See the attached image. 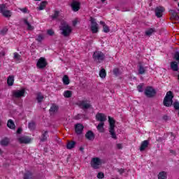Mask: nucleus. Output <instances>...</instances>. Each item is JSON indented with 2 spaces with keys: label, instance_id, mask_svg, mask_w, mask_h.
<instances>
[{
  "label": "nucleus",
  "instance_id": "5",
  "mask_svg": "<svg viewBox=\"0 0 179 179\" xmlns=\"http://www.w3.org/2000/svg\"><path fill=\"white\" fill-rule=\"evenodd\" d=\"M144 94L146 97L152 99V97H155V96H156V90L153 89L152 87H147L145 90Z\"/></svg>",
  "mask_w": 179,
  "mask_h": 179
},
{
  "label": "nucleus",
  "instance_id": "12",
  "mask_svg": "<svg viewBox=\"0 0 179 179\" xmlns=\"http://www.w3.org/2000/svg\"><path fill=\"white\" fill-rule=\"evenodd\" d=\"M96 121H99V122H106L107 121V116L104 113H98L96 115Z\"/></svg>",
  "mask_w": 179,
  "mask_h": 179
},
{
  "label": "nucleus",
  "instance_id": "46",
  "mask_svg": "<svg viewBox=\"0 0 179 179\" xmlns=\"http://www.w3.org/2000/svg\"><path fill=\"white\" fill-rule=\"evenodd\" d=\"M96 177H97V178L103 179V178H104V173H103V172H99V173H98Z\"/></svg>",
  "mask_w": 179,
  "mask_h": 179
},
{
  "label": "nucleus",
  "instance_id": "25",
  "mask_svg": "<svg viewBox=\"0 0 179 179\" xmlns=\"http://www.w3.org/2000/svg\"><path fill=\"white\" fill-rule=\"evenodd\" d=\"M47 3L48 2L45 1H42L40 3V6L38 7H37L38 10H43L45 8V6H47Z\"/></svg>",
  "mask_w": 179,
  "mask_h": 179
},
{
  "label": "nucleus",
  "instance_id": "11",
  "mask_svg": "<svg viewBox=\"0 0 179 179\" xmlns=\"http://www.w3.org/2000/svg\"><path fill=\"white\" fill-rule=\"evenodd\" d=\"M24 93H26L24 89L16 90L13 92V97H15V99H20V97H24Z\"/></svg>",
  "mask_w": 179,
  "mask_h": 179
},
{
  "label": "nucleus",
  "instance_id": "3",
  "mask_svg": "<svg viewBox=\"0 0 179 179\" xmlns=\"http://www.w3.org/2000/svg\"><path fill=\"white\" fill-rule=\"evenodd\" d=\"M173 99H174L173 92L169 91L164 99V106H165V107H171V106H173Z\"/></svg>",
  "mask_w": 179,
  "mask_h": 179
},
{
  "label": "nucleus",
  "instance_id": "48",
  "mask_svg": "<svg viewBox=\"0 0 179 179\" xmlns=\"http://www.w3.org/2000/svg\"><path fill=\"white\" fill-rule=\"evenodd\" d=\"M20 10H21V12H22V13H29L27 8H20Z\"/></svg>",
  "mask_w": 179,
  "mask_h": 179
},
{
  "label": "nucleus",
  "instance_id": "21",
  "mask_svg": "<svg viewBox=\"0 0 179 179\" xmlns=\"http://www.w3.org/2000/svg\"><path fill=\"white\" fill-rule=\"evenodd\" d=\"M100 24L103 25V31L104 33H110V27H108V26L107 24H106V22H103V21H100Z\"/></svg>",
  "mask_w": 179,
  "mask_h": 179
},
{
  "label": "nucleus",
  "instance_id": "27",
  "mask_svg": "<svg viewBox=\"0 0 179 179\" xmlns=\"http://www.w3.org/2000/svg\"><path fill=\"white\" fill-rule=\"evenodd\" d=\"M1 146H8L9 145V138H4L0 141Z\"/></svg>",
  "mask_w": 179,
  "mask_h": 179
},
{
  "label": "nucleus",
  "instance_id": "55",
  "mask_svg": "<svg viewBox=\"0 0 179 179\" xmlns=\"http://www.w3.org/2000/svg\"><path fill=\"white\" fill-rule=\"evenodd\" d=\"M163 120H164V121H167V120H169V116L164 115V116L163 117Z\"/></svg>",
  "mask_w": 179,
  "mask_h": 179
},
{
  "label": "nucleus",
  "instance_id": "4",
  "mask_svg": "<svg viewBox=\"0 0 179 179\" xmlns=\"http://www.w3.org/2000/svg\"><path fill=\"white\" fill-rule=\"evenodd\" d=\"M90 22H91V31L93 34H96V33H99V24L96 21V18L93 17H90Z\"/></svg>",
  "mask_w": 179,
  "mask_h": 179
},
{
  "label": "nucleus",
  "instance_id": "32",
  "mask_svg": "<svg viewBox=\"0 0 179 179\" xmlns=\"http://www.w3.org/2000/svg\"><path fill=\"white\" fill-rule=\"evenodd\" d=\"M96 128L99 132H104V122H100Z\"/></svg>",
  "mask_w": 179,
  "mask_h": 179
},
{
  "label": "nucleus",
  "instance_id": "56",
  "mask_svg": "<svg viewBox=\"0 0 179 179\" xmlns=\"http://www.w3.org/2000/svg\"><path fill=\"white\" fill-rule=\"evenodd\" d=\"M170 153H171V155H176V151L173 150H170Z\"/></svg>",
  "mask_w": 179,
  "mask_h": 179
},
{
  "label": "nucleus",
  "instance_id": "50",
  "mask_svg": "<svg viewBox=\"0 0 179 179\" xmlns=\"http://www.w3.org/2000/svg\"><path fill=\"white\" fill-rule=\"evenodd\" d=\"M117 170L120 174H124V173H125V169H117Z\"/></svg>",
  "mask_w": 179,
  "mask_h": 179
},
{
  "label": "nucleus",
  "instance_id": "40",
  "mask_svg": "<svg viewBox=\"0 0 179 179\" xmlns=\"http://www.w3.org/2000/svg\"><path fill=\"white\" fill-rule=\"evenodd\" d=\"M113 75L115 76H120L121 75V73L120 72V69L118 68H115L113 69Z\"/></svg>",
  "mask_w": 179,
  "mask_h": 179
},
{
  "label": "nucleus",
  "instance_id": "19",
  "mask_svg": "<svg viewBox=\"0 0 179 179\" xmlns=\"http://www.w3.org/2000/svg\"><path fill=\"white\" fill-rule=\"evenodd\" d=\"M149 146V141L145 140L141 143V147H140V151L143 152L146 148Z\"/></svg>",
  "mask_w": 179,
  "mask_h": 179
},
{
  "label": "nucleus",
  "instance_id": "58",
  "mask_svg": "<svg viewBox=\"0 0 179 179\" xmlns=\"http://www.w3.org/2000/svg\"><path fill=\"white\" fill-rule=\"evenodd\" d=\"M77 23H78V22H76V21H73V26H76Z\"/></svg>",
  "mask_w": 179,
  "mask_h": 179
},
{
  "label": "nucleus",
  "instance_id": "23",
  "mask_svg": "<svg viewBox=\"0 0 179 179\" xmlns=\"http://www.w3.org/2000/svg\"><path fill=\"white\" fill-rule=\"evenodd\" d=\"M153 33H156V28H150L145 31V36L150 37Z\"/></svg>",
  "mask_w": 179,
  "mask_h": 179
},
{
  "label": "nucleus",
  "instance_id": "42",
  "mask_svg": "<svg viewBox=\"0 0 179 179\" xmlns=\"http://www.w3.org/2000/svg\"><path fill=\"white\" fill-rule=\"evenodd\" d=\"M174 59H176V61H178V62H179V52L176 51L174 54L173 56Z\"/></svg>",
  "mask_w": 179,
  "mask_h": 179
},
{
  "label": "nucleus",
  "instance_id": "7",
  "mask_svg": "<svg viewBox=\"0 0 179 179\" xmlns=\"http://www.w3.org/2000/svg\"><path fill=\"white\" fill-rule=\"evenodd\" d=\"M5 9H6V4H0V13H2L4 17H10L12 13H10V10Z\"/></svg>",
  "mask_w": 179,
  "mask_h": 179
},
{
  "label": "nucleus",
  "instance_id": "36",
  "mask_svg": "<svg viewBox=\"0 0 179 179\" xmlns=\"http://www.w3.org/2000/svg\"><path fill=\"white\" fill-rule=\"evenodd\" d=\"M33 178V173L31 172L28 171L24 174V179H31Z\"/></svg>",
  "mask_w": 179,
  "mask_h": 179
},
{
  "label": "nucleus",
  "instance_id": "54",
  "mask_svg": "<svg viewBox=\"0 0 179 179\" xmlns=\"http://www.w3.org/2000/svg\"><path fill=\"white\" fill-rule=\"evenodd\" d=\"M22 131H23L22 129V128H18L17 129V134H22Z\"/></svg>",
  "mask_w": 179,
  "mask_h": 179
},
{
  "label": "nucleus",
  "instance_id": "18",
  "mask_svg": "<svg viewBox=\"0 0 179 179\" xmlns=\"http://www.w3.org/2000/svg\"><path fill=\"white\" fill-rule=\"evenodd\" d=\"M146 73V67H144L142 64H138V75H145Z\"/></svg>",
  "mask_w": 179,
  "mask_h": 179
},
{
  "label": "nucleus",
  "instance_id": "1",
  "mask_svg": "<svg viewBox=\"0 0 179 179\" xmlns=\"http://www.w3.org/2000/svg\"><path fill=\"white\" fill-rule=\"evenodd\" d=\"M59 29L64 37H69V36H71V33H72V28L65 21L61 22V26Z\"/></svg>",
  "mask_w": 179,
  "mask_h": 179
},
{
  "label": "nucleus",
  "instance_id": "49",
  "mask_svg": "<svg viewBox=\"0 0 179 179\" xmlns=\"http://www.w3.org/2000/svg\"><path fill=\"white\" fill-rule=\"evenodd\" d=\"M169 135H171V141H174L176 139V136H174V134L173 132L169 133Z\"/></svg>",
  "mask_w": 179,
  "mask_h": 179
},
{
  "label": "nucleus",
  "instance_id": "43",
  "mask_svg": "<svg viewBox=\"0 0 179 179\" xmlns=\"http://www.w3.org/2000/svg\"><path fill=\"white\" fill-rule=\"evenodd\" d=\"M137 90L140 93H142V92H143V84L142 83L137 86Z\"/></svg>",
  "mask_w": 179,
  "mask_h": 179
},
{
  "label": "nucleus",
  "instance_id": "38",
  "mask_svg": "<svg viewBox=\"0 0 179 179\" xmlns=\"http://www.w3.org/2000/svg\"><path fill=\"white\" fill-rule=\"evenodd\" d=\"M64 97H66V99H69L72 97V91H69V90L65 91L64 92Z\"/></svg>",
  "mask_w": 179,
  "mask_h": 179
},
{
  "label": "nucleus",
  "instance_id": "20",
  "mask_svg": "<svg viewBox=\"0 0 179 179\" xmlns=\"http://www.w3.org/2000/svg\"><path fill=\"white\" fill-rule=\"evenodd\" d=\"M171 69L173 70L174 72H177L178 71V62H171Z\"/></svg>",
  "mask_w": 179,
  "mask_h": 179
},
{
  "label": "nucleus",
  "instance_id": "52",
  "mask_svg": "<svg viewBox=\"0 0 179 179\" xmlns=\"http://www.w3.org/2000/svg\"><path fill=\"white\" fill-rule=\"evenodd\" d=\"M5 55H6V53L5 52V51L0 52V59L1 58H2V57H5Z\"/></svg>",
  "mask_w": 179,
  "mask_h": 179
},
{
  "label": "nucleus",
  "instance_id": "6",
  "mask_svg": "<svg viewBox=\"0 0 179 179\" xmlns=\"http://www.w3.org/2000/svg\"><path fill=\"white\" fill-rule=\"evenodd\" d=\"M92 57L94 60L98 61V62H101V61H104V58H106L104 53L100 51L94 52Z\"/></svg>",
  "mask_w": 179,
  "mask_h": 179
},
{
  "label": "nucleus",
  "instance_id": "62",
  "mask_svg": "<svg viewBox=\"0 0 179 179\" xmlns=\"http://www.w3.org/2000/svg\"><path fill=\"white\" fill-rule=\"evenodd\" d=\"M34 1H41V0H34Z\"/></svg>",
  "mask_w": 179,
  "mask_h": 179
},
{
  "label": "nucleus",
  "instance_id": "28",
  "mask_svg": "<svg viewBox=\"0 0 179 179\" xmlns=\"http://www.w3.org/2000/svg\"><path fill=\"white\" fill-rule=\"evenodd\" d=\"M76 145V142L70 141V142L67 143L66 148L69 150L73 149V148H75Z\"/></svg>",
  "mask_w": 179,
  "mask_h": 179
},
{
  "label": "nucleus",
  "instance_id": "57",
  "mask_svg": "<svg viewBox=\"0 0 179 179\" xmlns=\"http://www.w3.org/2000/svg\"><path fill=\"white\" fill-rule=\"evenodd\" d=\"M80 152H83V150H85V148L83 147H80Z\"/></svg>",
  "mask_w": 179,
  "mask_h": 179
},
{
  "label": "nucleus",
  "instance_id": "44",
  "mask_svg": "<svg viewBox=\"0 0 179 179\" xmlns=\"http://www.w3.org/2000/svg\"><path fill=\"white\" fill-rule=\"evenodd\" d=\"M43 40H44V37L43 36V35H38V38H36V41H38V43H41Z\"/></svg>",
  "mask_w": 179,
  "mask_h": 179
},
{
  "label": "nucleus",
  "instance_id": "59",
  "mask_svg": "<svg viewBox=\"0 0 179 179\" xmlns=\"http://www.w3.org/2000/svg\"><path fill=\"white\" fill-rule=\"evenodd\" d=\"M1 125H2V121L0 119V127H1Z\"/></svg>",
  "mask_w": 179,
  "mask_h": 179
},
{
  "label": "nucleus",
  "instance_id": "39",
  "mask_svg": "<svg viewBox=\"0 0 179 179\" xmlns=\"http://www.w3.org/2000/svg\"><path fill=\"white\" fill-rule=\"evenodd\" d=\"M59 16V11L55 10L54 15H51V18L55 20Z\"/></svg>",
  "mask_w": 179,
  "mask_h": 179
},
{
  "label": "nucleus",
  "instance_id": "15",
  "mask_svg": "<svg viewBox=\"0 0 179 179\" xmlns=\"http://www.w3.org/2000/svg\"><path fill=\"white\" fill-rule=\"evenodd\" d=\"M163 12H164V8L162 6H158L155 8V15L157 17H162Z\"/></svg>",
  "mask_w": 179,
  "mask_h": 179
},
{
  "label": "nucleus",
  "instance_id": "47",
  "mask_svg": "<svg viewBox=\"0 0 179 179\" xmlns=\"http://www.w3.org/2000/svg\"><path fill=\"white\" fill-rule=\"evenodd\" d=\"M48 36H54L55 32L52 29H48L47 31Z\"/></svg>",
  "mask_w": 179,
  "mask_h": 179
},
{
  "label": "nucleus",
  "instance_id": "51",
  "mask_svg": "<svg viewBox=\"0 0 179 179\" xmlns=\"http://www.w3.org/2000/svg\"><path fill=\"white\" fill-rule=\"evenodd\" d=\"M1 34H6V33H8V28H3L1 31Z\"/></svg>",
  "mask_w": 179,
  "mask_h": 179
},
{
  "label": "nucleus",
  "instance_id": "17",
  "mask_svg": "<svg viewBox=\"0 0 179 179\" xmlns=\"http://www.w3.org/2000/svg\"><path fill=\"white\" fill-rule=\"evenodd\" d=\"M94 133L90 130L85 134V138L88 141H94Z\"/></svg>",
  "mask_w": 179,
  "mask_h": 179
},
{
  "label": "nucleus",
  "instance_id": "13",
  "mask_svg": "<svg viewBox=\"0 0 179 179\" xmlns=\"http://www.w3.org/2000/svg\"><path fill=\"white\" fill-rule=\"evenodd\" d=\"M18 141L20 143H24L25 145H27L28 143H30L31 142V138L27 136H23L18 138Z\"/></svg>",
  "mask_w": 179,
  "mask_h": 179
},
{
  "label": "nucleus",
  "instance_id": "10",
  "mask_svg": "<svg viewBox=\"0 0 179 179\" xmlns=\"http://www.w3.org/2000/svg\"><path fill=\"white\" fill-rule=\"evenodd\" d=\"M36 66L39 69H43L47 66V61L45 58L41 57L36 63Z\"/></svg>",
  "mask_w": 179,
  "mask_h": 179
},
{
  "label": "nucleus",
  "instance_id": "61",
  "mask_svg": "<svg viewBox=\"0 0 179 179\" xmlns=\"http://www.w3.org/2000/svg\"><path fill=\"white\" fill-rule=\"evenodd\" d=\"M0 153H2V150L0 149Z\"/></svg>",
  "mask_w": 179,
  "mask_h": 179
},
{
  "label": "nucleus",
  "instance_id": "34",
  "mask_svg": "<svg viewBox=\"0 0 179 179\" xmlns=\"http://www.w3.org/2000/svg\"><path fill=\"white\" fill-rule=\"evenodd\" d=\"M28 128L31 131H34L36 129V123L34 122H31L28 124Z\"/></svg>",
  "mask_w": 179,
  "mask_h": 179
},
{
  "label": "nucleus",
  "instance_id": "60",
  "mask_svg": "<svg viewBox=\"0 0 179 179\" xmlns=\"http://www.w3.org/2000/svg\"><path fill=\"white\" fill-rule=\"evenodd\" d=\"M101 2L103 3V2H106V0H101Z\"/></svg>",
  "mask_w": 179,
  "mask_h": 179
},
{
  "label": "nucleus",
  "instance_id": "9",
  "mask_svg": "<svg viewBox=\"0 0 179 179\" xmlns=\"http://www.w3.org/2000/svg\"><path fill=\"white\" fill-rule=\"evenodd\" d=\"M101 164V160L99 157H94L91 160V167L92 169H99V166Z\"/></svg>",
  "mask_w": 179,
  "mask_h": 179
},
{
  "label": "nucleus",
  "instance_id": "35",
  "mask_svg": "<svg viewBox=\"0 0 179 179\" xmlns=\"http://www.w3.org/2000/svg\"><path fill=\"white\" fill-rule=\"evenodd\" d=\"M47 135H48V131H45L41 136V142H45L47 141Z\"/></svg>",
  "mask_w": 179,
  "mask_h": 179
},
{
  "label": "nucleus",
  "instance_id": "24",
  "mask_svg": "<svg viewBox=\"0 0 179 179\" xmlns=\"http://www.w3.org/2000/svg\"><path fill=\"white\" fill-rule=\"evenodd\" d=\"M7 127L10 128V129H15V128H16L15 122H13V120L10 119L7 122Z\"/></svg>",
  "mask_w": 179,
  "mask_h": 179
},
{
  "label": "nucleus",
  "instance_id": "30",
  "mask_svg": "<svg viewBox=\"0 0 179 179\" xmlns=\"http://www.w3.org/2000/svg\"><path fill=\"white\" fill-rule=\"evenodd\" d=\"M24 24H26L27 26V29L29 30H34V27H33V26H31V24H30V22H29L27 19H26V18L24 19Z\"/></svg>",
  "mask_w": 179,
  "mask_h": 179
},
{
  "label": "nucleus",
  "instance_id": "14",
  "mask_svg": "<svg viewBox=\"0 0 179 179\" xmlns=\"http://www.w3.org/2000/svg\"><path fill=\"white\" fill-rule=\"evenodd\" d=\"M84 128H85V127H83V124H82L80 123L76 124L75 125L76 134H77V135H82V134H83Z\"/></svg>",
  "mask_w": 179,
  "mask_h": 179
},
{
  "label": "nucleus",
  "instance_id": "33",
  "mask_svg": "<svg viewBox=\"0 0 179 179\" xmlns=\"http://www.w3.org/2000/svg\"><path fill=\"white\" fill-rule=\"evenodd\" d=\"M36 100H37L38 103H42L43 100H44V96L41 95V92H39L37 94Z\"/></svg>",
  "mask_w": 179,
  "mask_h": 179
},
{
  "label": "nucleus",
  "instance_id": "2",
  "mask_svg": "<svg viewBox=\"0 0 179 179\" xmlns=\"http://www.w3.org/2000/svg\"><path fill=\"white\" fill-rule=\"evenodd\" d=\"M108 122H109V134L111 135L113 139H117V134H115V120L114 118L108 116Z\"/></svg>",
  "mask_w": 179,
  "mask_h": 179
},
{
  "label": "nucleus",
  "instance_id": "41",
  "mask_svg": "<svg viewBox=\"0 0 179 179\" xmlns=\"http://www.w3.org/2000/svg\"><path fill=\"white\" fill-rule=\"evenodd\" d=\"M172 106H173V108H175V110H179L178 101H176L175 102H173V103H172Z\"/></svg>",
  "mask_w": 179,
  "mask_h": 179
},
{
  "label": "nucleus",
  "instance_id": "31",
  "mask_svg": "<svg viewBox=\"0 0 179 179\" xmlns=\"http://www.w3.org/2000/svg\"><path fill=\"white\" fill-rule=\"evenodd\" d=\"M62 82H63L64 85H69V83L71 82L69 80V77H68L67 75H64L62 78Z\"/></svg>",
  "mask_w": 179,
  "mask_h": 179
},
{
  "label": "nucleus",
  "instance_id": "63",
  "mask_svg": "<svg viewBox=\"0 0 179 179\" xmlns=\"http://www.w3.org/2000/svg\"><path fill=\"white\" fill-rule=\"evenodd\" d=\"M174 1H178V0H174Z\"/></svg>",
  "mask_w": 179,
  "mask_h": 179
},
{
  "label": "nucleus",
  "instance_id": "45",
  "mask_svg": "<svg viewBox=\"0 0 179 179\" xmlns=\"http://www.w3.org/2000/svg\"><path fill=\"white\" fill-rule=\"evenodd\" d=\"M20 58H22V56H20V55H19L17 52L14 53V59H17V61H19V59H20Z\"/></svg>",
  "mask_w": 179,
  "mask_h": 179
},
{
  "label": "nucleus",
  "instance_id": "8",
  "mask_svg": "<svg viewBox=\"0 0 179 179\" xmlns=\"http://www.w3.org/2000/svg\"><path fill=\"white\" fill-rule=\"evenodd\" d=\"M77 106L78 107H80L83 110H87L88 108H90L92 107V105L88 103L87 100H83V101H79L77 103Z\"/></svg>",
  "mask_w": 179,
  "mask_h": 179
},
{
  "label": "nucleus",
  "instance_id": "16",
  "mask_svg": "<svg viewBox=\"0 0 179 179\" xmlns=\"http://www.w3.org/2000/svg\"><path fill=\"white\" fill-rule=\"evenodd\" d=\"M71 8L73 12H78V10L80 9V3H79V1H73Z\"/></svg>",
  "mask_w": 179,
  "mask_h": 179
},
{
  "label": "nucleus",
  "instance_id": "53",
  "mask_svg": "<svg viewBox=\"0 0 179 179\" xmlns=\"http://www.w3.org/2000/svg\"><path fill=\"white\" fill-rule=\"evenodd\" d=\"M116 146H117V148L119 149V150L122 149V144H121V143H117L116 145Z\"/></svg>",
  "mask_w": 179,
  "mask_h": 179
},
{
  "label": "nucleus",
  "instance_id": "22",
  "mask_svg": "<svg viewBox=\"0 0 179 179\" xmlns=\"http://www.w3.org/2000/svg\"><path fill=\"white\" fill-rule=\"evenodd\" d=\"M15 82V76H9L7 79V85L8 86H13V83Z\"/></svg>",
  "mask_w": 179,
  "mask_h": 179
},
{
  "label": "nucleus",
  "instance_id": "37",
  "mask_svg": "<svg viewBox=\"0 0 179 179\" xmlns=\"http://www.w3.org/2000/svg\"><path fill=\"white\" fill-rule=\"evenodd\" d=\"M107 73H106V69H101V71H99V76L100 78H101L102 79H104V78H106Z\"/></svg>",
  "mask_w": 179,
  "mask_h": 179
},
{
  "label": "nucleus",
  "instance_id": "26",
  "mask_svg": "<svg viewBox=\"0 0 179 179\" xmlns=\"http://www.w3.org/2000/svg\"><path fill=\"white\" fill-rule=\"evenodd\" d=\"M158 179H167V172H159V173L158 174Z\"/></svg>",
  "mask_w": 179,
  "mask_h": 179
},
{
  "label": "nucleus",
  "instance_id": "29",
  "mask_svg": "<svg viewBox=\"0 0 179 179\" xmlns=\"http://www.w3.org/2000/svg\"><path fill=\"white\" fill-rule=\"evenodd\" d=\"M59 108V107H58V106H57L55 104H52V106L50 107L49 111H50V113H57V111H58Z\"/></svg>",
  "mask_w": 179,
  "mask_h": 179
}]
</instances>
